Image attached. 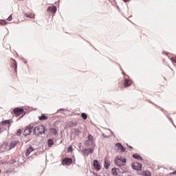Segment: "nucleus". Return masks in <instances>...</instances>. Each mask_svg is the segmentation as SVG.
<instances>
[{
	"mask_svg": "<svg viewBox=\"0 0 176 176\" xmlns=\"http://www.w3.org/2000/svg\"><path fill=\"white\" fill-rule=\"evenodd\" d=\"M116 146H117L118 150L120 151L121 152H125L126 149L124 147H123V145H122L120 143H116Z\"/></svg>",
	"mask_w": 176,
	"mask_h": 176,
	"instance_id": "obj_11",
	"label": "nucleus"
},
{
	"mask_svg": "<svg viewBox=\"0 0 176 176\" xmlns=\"http://www.w3.org/2000/svg\"><path fill=\"white\" fill-rule=\"evenodd\" d=\"M141 175H143V176H152V174L151 173V172H149L148 170H145V171H143Z\"/></svg>",
	"mask_w": 176,
	"mask_h": 176,
	"instance_id": "obj_16",
	"label": "nucleus"
},
{
	"mask_svg": "<svg viewBox=\"0 0 176 176\" xmlns=\"http://www.w3.org/2000/svg\"><path fill=\"white\" fill-rule=\"evenodd\" d=\"M124 1V2H129V1H130V0H123Z\"/></svg>",
	"mask_w": 176,
	"mask_h": 176,
	"instance_id": "obj_34",
	"label": "nucleus"
},
{
	"mask_svg": "<svg viewBox=\"0 0 176 176\" xmlns=\"http://www.w3.org/2000/svg\"><path fill=\"white\" fill-rule=\"evenodd\" d=\"M132 168L133 170H137L138 171H140V170L142 168V164L138 162H134L132 164Z\"/></svg>",
	"mask_w": 176,
	"mask_h": 176,
	"instance_id": "obj_6",
	"label": "nucleus"
},
{
	"mask_svg": "<svg viewBox=\"0 0 176 176\" xmlns=\"http://www.w3.org/2000/svg\"><path fill=\"white\" fill-rule=\"evenodd\" d=\"M126 145H127L128 148H130V149H133V146H129V144H126Z\"/></svg>",
	"mask_w": 176,
	"mask_h": 176,
	"instance_id": "obj_33",
	"label": "nucleus"
},
{
	"mask_svg": "<svg viewBox=\"0 0 176 176\" xmlns=\"http://www.w3.org/2000/svg\"><path fill=\"white\" fill-rule=\"evenodd\" d=\"M34 151H35V149L34 148H32V146H30L27 149V151L25 153L26 156H30V155H31L32 152H34Z\"/></svg>",
	"mask_w": 176,
	"mask_h": 176,
	"instance_id": "obj_15",
	"label": "nucleus"
},
{
	"mask_svg": "<svg viewBox=\"0 0 176 176\" xmlns=\"http://www.w3.org/2000/svg\"><path fill=\"white\" fill-rule=\"evenodd\" d=\"M133 85V81L129 78H124V87H129V86H131Z\"/></svg>",
	"mask_w": 176,
	"mask_h": 176,
	"instance_id": "obj_9",
	"label": "nucleus"
},
{
	"mask_svg": "<svg viewBox=\"0 0 176 176\" xmlns=\"http://www.w3.org/2000/svg\"><path fill=\"white\" fill-rule=\"evenodd\" d=\"M47 144H48V146L50 148H52V145H53L54 144V142H53V139H50L47 140Z\"/></svg>",
	"mask_w": 176,
	"mask_h": 176,
	"instance_id": "obj_19",
	"label": "nucleus"
},
{
	"mask_svg": "<svg viewBox=\"0 0 176 176\" xmlns=\"http://www.w3.org/2000/svg\"><path fill=\"white\" fill-rule=\"evenodd\" d=\"M126 158L122 157V155H118L115 160V164L120 167L122 166H124L126 164Z\"/></svg>",
	"mask_w": 176,
	"mask_h": 176,
	"instance_id": "obj_2",
	"label": "nucleus"
},
{
	"mask_svg": "<svg viewBox=\"0 0 176 176\" xmlns=\"http://www.w3.org/2000/svg\"><path fill=\"white\" fill-rule=\"evenodd\" d=\"M0 174H1V170H0Z\"/></svg>",
	"mask_w": 176,
	"mask_h": 176,
	"instance_id": "obj_36",
	"label": "nucleus"
},
{
	"mask_svg": "<svg viewBox=\"0 0 176 176\" xmlns=\"http://www.w3.org/2000/svg\"><path fill=\"white\" fill-rule=\"evenodd\" d=\"M62 164L63 166H70V164H72V158H65L62 161Z\"/></svg>",
	"mask_w": 176,
	"mask_h": 176,
	"instance_id": "obj_7",
	"label": "nucleus"
},
{
	"mask_svg": "<svg viewBox=\"0 0 176 176\" xmlns=\"http://www.w3.org/2000/svg\"><path fill=\"white\" fill-rule=\"evenodd\" d=\"M133 157H134V159H137L138 160H142V157L138 154H133Z\"/></svg>",
	"mask_w": 176,
	"mask_h": 176,
	"instance_id": "obj_17",
	"label": "nucleus"
},
{
	"mask_svg": "<svg viewBox=\"0 0 176 176\" xmlns=\"http://www.w3.org/2000/svg\"><path fill=\"white\" fill-rule=\"evenodd\" d=\"M109 166H111V164L109 163V161L105 160L104 161V168L108 169L109 168Z\"/></svg>",
	"mask_w": 176,
	"mask_h": 176,
	"instance_id": "obj_20",
	"label": "nucleus"
},
{
	"mask_svg": "<svg viewBox=\"0 0 176 176\" xmlns=\"http://www.w3.org/2000/svg\"><path fill=\"white\" fill-rule=\"evenodd\" d=\"M85 152H88L87 153V155H89V153H93L94 150L92 148H87V149H85Z\"/></svg>",
	"mask_w": 176,
	"mask_h": 176,
	"instance_id": "obj_25",
	"label": "nucleus"
},
{
	"mask_svg": "<svg viewBox=\"0 0 176 176\" xmlns=\"http://www.w3.org/2000/svg\"><path fill=\"white\" fill-rule=\"evenodd\" d=\"M47 12H50L51 13H56L57 12V7L52 6L47 8Z\"/></svg>",
	"mask_w": 176,
	"mask_h": 176,
	"instance_id": "obj_12",
	"label": "nucleus"
},
{
	"mask_svg": "<svg viewBox=\"0 0 176 176\" xmlns=\"http://www.w3.org/2000/svg\"><path fill=\"white\" fill-rule=\"evenodd\" d=\"M11 66L14 68L15 72H17V62H16V60L13 59L11 60Z\"/></svg>",
	"mask_w": 176,
	"mask_h": 176,
	"instance_id": "obj_14",
	"label": "nucleus"
},
{
	"mask_svg": "<svg viewBox=\"0 0 176 176\" xmlns=\"http://www.w3.org/2000/svg\"><path fill=\"white\" fill-rule=\"evenodd\" d=\"M74 151V148H72V146H69L67 148V152H69V153H71V152H72Z\"/></svg>",
	"mask_w": 176,
	"mask_h": 176,
	"instance_id": "obj_27",
	"label": "nucleus"
},
{
	"mask_svg": "<svg viewBox=\"0 0 176 176\" xmlns=\"http://www.w3.org/2000/svg\"><path fill=\"white\" fill-rule=\"evenodd\" d=\"M32 129H34V126L30 125V126H28L24 131L25 135H30V134L32 133Z\"/></svg>",
	"mask_w": 176,
	"mask_h": 176,
	"instance_id": "obj_10",
	"label": "nucleus"
},
{
	"mask_svg": "<svg viewBox=\"0 0 176 176\" xmlns=\"http://www.w3.org/2000/svg\"><path fill=\"white\" fill-rule=\"evenodd\" d=\"M20 142L19 141L12 140L9 144V148L8 151H10L11 149H13V148H16V146L18 145Z\"/></svg>",
	"mask_w": 176,
	"mask_h": 176,
	"instance_id": "obj_8",
	"label": "nucleus"
},
{
	"mask_svg": "<svg viewBox=\"0 0 176 176\" xmlns=\"http://www.w3.org/2000/svg\"><path fill=\"white\" fill-rule=\"evenodd\" d=\"M2 133V129H0V134Z\"/></svg>",
	"mask_w": 176,
	"mask_h": 176,
	"instance_id": "obj_35",
	"label": "nucleus"
},
{
	"mask_svg": "<svg viewBox=\"0 0 176 176\" xmlns=\"http://www.w3.org/2000/svg\"><path fill=\"white\" fill-rule=\"evenodd\" d=\"M94 144V137L91 134L88 135V140L85 141V144L87 146H90V145H93Z\"/></svg>",
	"mask_w": 176,
	"mask_h": 176,
	"instance_id": "obj_4",
	"label": "nucleus"
},
{
	"mask_svg": "<svg viewBox=\"0 0 176 176\" xmlns=\"http://www.w3.org/2000/svg\"><path fill=\"white\" fill-rule=\"evenodd\" d=\"M93 167L96 171H100V170H101V164H100L98 160H94L93 162Z\"/></svg>",
	"mask_w": 176,
	"mask_h": 176,
	"instance_id": "obj_5",
	"label": "nucleus"
},
{
	"mask_svg": "<svg viewBox=\"0 0 176 176\" xmlns=\"http://www.w3.org/2000/svg\"><path fill=\"white\" fill-rule=\"evenodd\" d=\"M111 174H113V175H118V169L115 168H112Z\"/></svg>",
	"mask_w": 176,
	"mask_h": 176,
	"instance_id": "obj_21",
	"label": "nucleus"
},
{
	"mask_svg": "<svg viewBox=\"0 0 176 176\" xmlns=\"http://www.w3.org/2000/svg\"><path fill=\"white\" fill-rule=\"evenodd\" d=\"M17 134H18V135H20V134H21V129H19L17 131Z\"/></svg>",
	"mask_w": 176,
	"mask_h": 176,
	"instance_id": "obj_30",
	"label": "nucleus"
},
{
	"mask_svg": "<svg viewBox=\"0 0 176 176\" xmlns=\"http://www.w3.org/2000/svg\"><path fill=\"white\" fill-rule=\"evenodd\" d=\"M50 132L52 134H54V135H56V134H57V129H56L55 128H51L50 129Z\"/></svg>",
	"mask_w": 176,
	"mask_h": 176,
	"instance_id": "obj_22",
	"label": "nucleus"
},
{
	"mask_svg": "<svg viewBox=\"0 0 176 176\" xmlns=\"http://www.w3.org/2000/svg\"><path fill=\"white\" fill-rule=\"evenodd\" d=\"M170 174H171L172 175H176V170L174 171V172H172Z\"/></svg>",
	"mask_w": 176,
	"mask_h": 176,
	"instance_id": "obj_32",
	"label": "nucleus"
},
{
	"mask_svg": "<svg viewBox=\"0 0 176 176\" xmlns=\"http://www.w3.org/2000/svg\"><path fill=\"white\" fill-rule=\"evenodd\" d=\"M171 61L173 63H176V56L172 57L171 58Z\"/></svg>",
	"mask_w": 176,
	"mask_h": 176,
	"instance_id": "obj_28",
	"label": "nucleus"
},
{
	"mask_svg": "<svg viewBox=\"0 0 176 176\" xmlns=\"http://www.w3.org/2000/svg\"><path fill=\"white\" fill-rule=\"evenodd\" d=\"M81 118H82V119H84V120H86V119H87V114L82 113L81 114Z\"/></svg>",
	"mask_w": 176,
	"mask_h": 176,
	"instance_id": "obj_26",
	"label": "nucleus"
},
{
	"mask_svg": "<svg viewBox=\"0 0 176 176\" xmlns=\"http://www.w3.org/2000/svg\"><path fill=\"white\" fill-rule=\"evenodd\" d=\"M75 134H76V135H79V134H80V131L78 129H75Z\"/></svg>",
	"mask_w": 176,
	"mask_h": 176,
	"instance_id": "obj_29",
	"label": "nucleus"
},
{
	"mask_svg": "<svg viewBox=\"0 0 176 176\" xmlns=\"http://www.w3.org/2000/svg\"><path fill=\"white\" fill-rule=\"evenodd\" d=\"M10 123H11L10 120L2 121V124H10Z\"/></svg>",
	"mask_w": 176,
	"mask_h": 176,
	"instance_id": "obj_24",
	"label": "nucleus"
},
{
	"mask_svg": "<svg viewBox=\"0 0 176 176\" xmlns=\"http://www.w3.org/2000/svg\"><path fill=\"white\" fill-rule=\"evenodd\" d=\"M8 21H12V14L8 18Z\"/></svg>",
	"mask_w": 176,
	"mask_h": 176,
	"instance_id": "obj_31",
	"label": "nucleus"
},
{
	"mask_svg": "<svg viewBox=\"0 0 176 176\" xmlns=\"http://www.w3.org/2000/svg\"><path fill=\"white\" fill-rule=\"evenodd\" d=\"M45 133V126L39 125L38 126L34 127V134L35 135H41V134H43Z\"/></svg>",
	"mask_w": 176,
	"mask_h": 176,
	"instance_id": "obj_3",
	"label": "nucleus"
},
{
	"mask_svg": "<svg viewBox=\"0 0 176 176\" xmlns=\"http://www.w3.org/2000/svg\"><path fill=\"white\" fill-rule=\"evenodd\" d=\"M8 24V22L5 20H1L0 21V25H6Z\"/></svg>",
	"mask_w": 176,
	"mask_h": 176,
	"instance_id": "obj_23",
	"label": "nucleus"
},
{
	"mask_svg": "<svg viewBox=\"0 0 176 176\" xmlns=\"http://www.w3.org/2000/svg\"><path fill=\"white\" fill-rule=\"evenodd\" d=\"M24 16L28 17L29 19H35V14L32 12L25 13Z\"/></svg>",
	"mask_w": 176,
	"mask_h": 176,
	"instance_id": "obj_13",
	"label": "nucleus"
},
{
	"mask_svg": "<svg viewBox=\"0 0 176 176\" xmlns=\"http://www.w3.org/2000/svg\"><path fill=\"white\" fill-rule=\"evenodd\" d=\"M14 116H16V118L20 117V119L23 118L25 115V111H24V109L21 108H14L13 110V112L12 113Z\"/></svg>",
	"mask_w": 176,
	"mask_h": 176,
	"instance_id": "obj_1",
	"label": "nucleus"
},
{
	"mask_svg": "<svg viewBox=\"0 0 176 176\" xmlns=\"http://www.w3.org/2000/svg\"><path fill=\"white\" fill-rule=\"evenodd\" d=\"M38 119H39V120H47L48 117L44 115V114H42L41 116H39V117H38Z\"/></svg>",
	"mask_w": 176,
	"mask_h": 176,
	"instance_id": "obj_18",
	"label": "nucleus"
}]
</instances>
